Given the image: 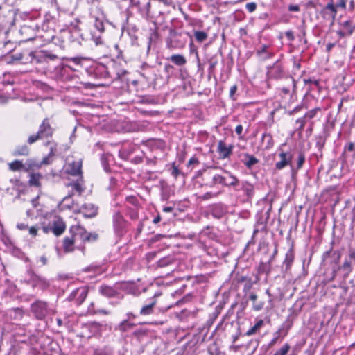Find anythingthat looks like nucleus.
I'll list each match as a JSON object with an SVG mask.
<instances>
[{
    "mask_svg": "<svg viewBox=\"0 0 355 355\" xmlns=\"http://www.w3.org/2000/svg\"><path fill=\"white\" fill-rule=\"evenodd\" d=\"M76 241L71 236H67L63 240V248L66 252H71L74 249Z\"/></svg>",
    "mask_w": 355,
    "mask_h": 355,
    "instance_id": "4be33fe9",
    "label": "nucleus"
},
{
    "mask_svg": "<svg viewBox=\"0 0 355 355\" xmlns=\"http://www.w3.org/2000/svg\"><path fill=\"white\" fill-rule=\"evenodd\" d=\"M215 168H210L209 173L212 176V181L210 182L209 186L214 187L216 184H220L223 185L233 184L234 183V178L230 176H225L220 174H215L212 173V170Z\"/></svg>",
    "mask_w": 355,
    "mask_h": 355,
    "instance_id": "423d86ee",
    "label": "nucleus"
},
{
    "mask_svg": "<svg viewBox=\"0 0 355 355\" xmlns=\"http://www.w3.org/2000/svg\"><path fill=\"white\" fill-rule=\"evenodd\" d=\"M46 145H50V151L48 154L49 156L53 157L56 152V145L52 142L48 141Z\"/></svg>",
    "mask_w": 355,
    "mask_h": 355,
    "instance_id": "603ef678",
    "label": "nucleus"
},
{
    "mask_svg": "<svg viewBox=\"0 0 355 355\" xmlns=\"http://www.w3.org/2000/svg\"><path fill=\"white\" fill-rule=\"evenodd\" d=\"M143 159L144 157L142 156H135L130 162L135 164H138L143 162Z\"/></svg>",
    "mask_w": 355,
    "mask_h": 355,
    "instance_id": "0e129e2a",
    "label": "nucleus"
},
{
    "mask_svg": "<svg viewBox=\"0 0 355 355\" xmlns=\"http://www.w3.org/2000/svg\"><path fill=\"white\" fill-rule=\"evenodd\" d=\"M41 175L39 173H32L31 175L28 183L30 186L40 187Z\"/></svg>",
    "mask_w": 355,
    "mask_h": 355,
    "instance_id": "c9c22d12",
    "label": "nucleus"
},
{
    "mask_svg": "<svg viewBox=\"0 0 355 355\" xmlns=\"http://www.w3.org/2000/svg\"><path fill=\"white\" fill-rule=\"evenodd\" d=\"M40 139H42V138L41 137V135L37 132V133L29 136L27 139V142L29 144H33V143L36 142L37 141H38Z\"/></svg>",
    "mask_w": 355,
    "mask_h": 355,
    "instance_id": "de8ad7c7",
    "label": "nucleus"
},
{
    "mask_svg": "<svg viewBox=\"0 0 355 355\" xmlns=\"http://www.w3.org/2000/svg\"><path fill=\"white\" fill-rule=\"evenodd\" d=\"M290 348V345L285 343L279 350L275 352L274 355H286Z\"/></svg>",
    "mask_w": 355,
    "mask_h": 355,
    "instance_id": "a18cd8bd",
    "label": "nucleus"
},
{
    "mask_svg": "<svg viewBox=\"0 0 355 355\" xmlns=\"http://www.w3.org/2000/svg\"><path fill=\"white\" fill-rule=\"evenodd\" d=\"M132 4L137 8L143 17L147 19L151 18L150 14V0H132Z\"/></svg>",
    "mask_w": 355,
    "mask_h": 355,
    "instance_id": "39448f33",
    "label": "nucleus"
},
{
    "mask_svg": "<svg viewBox=\"0 0 355 355\" xmlns=\"http://www.w3.org/2000/svg\"><path fill=\"white\" fill-rule=\"evenodd\" d=\"M261 144L264 148L268 149L273 146V139L271 134L265 132L262 135Z\"/></svg>",
    "mask_w": 355,
    "mask_h": 355,
    "instance_id": "a878e982",
    "label": "nucleus"
},
{
    "mask_svg": "<svg viewBox=\"0 0 355 355\" xmlns=\"http://www.w3.org/2000/svg\"><path fill=\"white\" fill-rule=\"evenodd\" d=\"M82 180H77L76 182H73L70 184H68V187L69 186H71L73 189H74L75 191H76L78 194L80 196L83 192L84 191V188L83 187V183H82Z\"/></svg>",
    "mask_w": 355,
    "mask_h": 355,
    "instance_id": "58836bf2",
    "label": "nucleus"
},
{
    "mask_svg": "<svg viewBox=\"0 0 355 355\" xmlns=\"http://www.w3.org/2000/svg\"><path fill=\"white\" fill-rule=\"evenodd\" d=\"M254 193V187L251 184H245V194L248 198H251Z\"/></svg>",
    "mask_w": 355,
    "mask_h": 355,
    "instance_id": "5fc2aeb1",
    "label": "nucleus"
},
{
    "mask_svg": "<svg viewBox=\"0 0 355 355\" xmlns=\"http://www.w3.org/2000/svg\"><path fill=\"white\" fill-rule=\"evenodd\" d=\"M73 196L72 193L69 194L67 196L64 197L62 199V204L63 205V207L67 208V209H72L73 208L74 202L71 199V196Z\"/></svg>",
    "mask_w": 355,
    "mask_h": 355,
    "instance_id": "ea45409f",
    "label": "nucleus"
},
{
    "mask_svg": "<svg viewBox=\"0 0 355 355\" xmlns=\"http://www.w3.org/2000/svg\"><path fill=\"white\" fill-rule=\"evenodd\" d=\"M340 257H341V253L340 251L333 252V253H332L333 261H331V263H334L336 266H338L340 262Z\"/></svg>",
    "mask_w": 355,
    "mask_h": 355,
    "instance_id": "3c124183",
    "label": "nucleus"
},
{
    "mask_svg": "<svg viewBox=\"0 0 355 355\" xmlns=\"http://www.w3.org/2000/svg\"><path fill=\"white\" fill-rule=\"evenodd\" d=\"M175 259L173 256L169 255L160 259L157 261V266L160 268L166 267L175 262Z\"/></svg>",
    "mask_w": 355,
    "mask_h": 355,
    "instance_id": "c85d7f7f",
    "label": "nucleus"
},
{
    "mask_svg": "<svg viewBox=\"0 0 355 355\" xmlns=\"http://www.w3.org/2000/svg\"><path fill=\"white\" fill-rule=\"evenodd\" d=\"M87 295V290L85 287H80L73 291L69 296V300L76 301V304L80 305L85 300Z\"/></svg>",
    "mask_w": 355,
    "mask_h": 355,
    "instance_id": "1a4fd4ad",
    "label": "nucleus"
},
{
    "mask_svg": "<svg viewBox=\"0 0 355 355\" xmlns=\"http://www.w3.org/2000/svg\"><path fill=\"white\" fill-rule=\"evenodd\" d=\"M38 133L42 139L51 137L53 133V129L51 127L49 119L46 118L43 120L40 125Z\"/></svg>",
    "mask_w": 355,
    "mask_h": 355,
    "instance_id": "9b49d317",
    "label": "nucleus"
},
{
    "mask_svg": "<svg viewBox=\"0 0 355 355\" xmlns=\"http://www.w3.org/2000/svg\"><path fill=\"white\" fill-rule=\"evenodd\" d=\"M257 54L260 59L266 60L272 56L273 52L270 46L263 44L259 49H257Z\"/></svg>",
    "mask_w": 355,
    "mask_h": 355,
    "instance_id": "a211bd4d",
    "label": "nucleus"
},
{
    "mask_svg": "<svg viewBox=\"0 0 355 355\" xmlns=\"http://www.w3.org/2000/svg\"><path fill=\"white\" fill-rule=\"evenodd\" d=\"M81 162L73 161L66 166V173L73 176L81 175Z\"/></svg>",
    "mask_w": 355,
    "mask_h": 355,
    "instance_id": "ddd939ff",
    "label": "nucleus"
},
{
    "mask_svg": "<svg viewBox=\"0 0 355 355\" xmlns=\"http://www.w3.org/2000/svg\"><path fill=\"white\" fill-rule=\"evenodd\" d=\"M132 128L130 129L131 131H144L148 129L149 123L146 121L135 122L132 125Z\"/></svg>",
    "mask_w": 355,
    "mask_h": 355,
    "instance_id": "393cba45",
    "label": "nucleus"
},
{
    "mask_svg": "<svg viewBox=\"0 0 355 355\" xmlns=\"http://www.w3.org/2000/svg\"><path fill=\"white\" fill-rule=\"evenodd\" d=\"M269 74L271 77L275 78H280L283 74V69L282 65L279 63H276L274 64L269 71Z\"/></svg>",
    "mask_w": 355,
    "mask_h": 355,
    "instance_id": "b1692460",
    "label": "nucleus"
},
{
    "mask_svg": "<svg viewBox=\"0 0 355 355\" xmlns=\"http://www.w3.org/2000/svg\"><path fill=\"white\" fill-rule=\"evenodd\" d=\"M343 165H353L355 161V141L347 142L340 157Z\"/></svg>",
    "mask_w": 355,
    "mask_h": 355,
    "instance_id": "7ed1b4c3",
    "label": "nucleus"
},
{
    "mask_svg": "<svg viewBox=\"0 0 355 355\" xmlns=\"http://www.w3.org/2000/svg\"><path fill=\"white\" fill-rule=\"evenodd\" d=\"M9 169L13 171H20L24 168V164L21 161L15 160L8 164Z\"/></svg>",
    "mask_w": 355,
    "mask_h": 355,
    "instance_id": "a19ab883",
    "label": "nucleus"
},
{
    "mask_svg": "<svg viewBox=\"0 0 355 355\" xmlns=\"http://www.w3.org/2000/svg\"><path fill=\"white\" fill-rule=\"evenodd\" d=\"M281 160L275 164V168L281 170L287 165H291L292 155L288 153L282 152L279 153Z\"/></svg>",
    "mask_w": 355,
    "mask_h": 355,
    "instance_id": "4468645a",
    "label": "nucleus"
},
{
    "mask_svg": "<svg viewBox=\"0 0 355 355\" xmlns=\"http://www.w3.org/2000/svg\"><path fill=\"white\" fill-rule=\"evenodd\" d=\"M128 222L119 211L114 213L113 215V227L117 236H123L128 231Z\"/></svg>",
    "mask_w": 355,
    "mask_h": 355,
    "instance_id": "f03ea898",
    "label": "nucleus"
},
{
    "mask_svg": "<svg viewBox=\"0 0 355 355\" xmlns=\"http://www.w3.org/2000/svg\"><path fill=\"white\" fill-rule=\"evenodd\" d=\"M263 324V320H259L257 322V323L251 328L247 332H245L246 335H252L257 332V331L262 327Z\"/></svg>",
    "mask_w": 355,
    "mask_h": 355,
    "instance_id": "37998d69",
    "label": "nucleus"
},
{
    "mask_svg": "<svg viewBox=\"0 0 355 355\" xmlns=\"http://www.w3.org/2000/svg\"><path fill=\"white\" fill-rule=\"evenodd\" d=\"M98 207L92 203H85L75 213L83 214L85 218H94L98 214Z\"/></svg>",
    "mask_w": 355,
    "mask_h": 355,
    "instance_id": "6e6552de",
    "label": "nucleus"
},
{
    "mask_svg": "<svg viewBox=\"0 0 355 355\" xmlns=\"http://www.w3.org/2000/svg\"><path fill=\"white\" fill-rule=\"evenodd\" d=\"M157 163V157H154L153 158H147L146 164L150 166H155Z\"/></svg>",
    "mask_w": 355,
    "mask_h": 355,
    "instance_id": "338daca9",
    "label": "nucleus"
},
{
    "mask_svg": "<svg viewBox=\"0 0 355 355\" xmlns=\"http://www.w3.org/2000/svg\"><path fill=\"white\" fill-rule=\"evenodd\" d=\"M193 36L198 42H202L208 37L207 33L201 31H194Z\"/></svg>",
    "mask_w": 355,
    "mask_h": 355,
    "instance_id": "e433bc0d",
    "label": "nucleus"
},
{
    "mask_svg": "<svg viewBox=\"0 0 355 355\" xmlns=\"http://www.w3.org/2000/svg\"><path fill=\"white\" fill-rule=\"evenodd\" d=\"M245 8L250 12H252L256 10L257 4L254 2L248 3L245 4Z\"/></svg>",
    "mask_w": 355,
    "mask_h": 355,
    "instance_id": "680f3d73",
    "label": "nucleus"
},
{
    "mask_svg": "<svg viewBox=\"0 0 355 355\" xmlns=\"http://www.w3.org/2000/svg\"><path fill=\"white\" fill-rule=\"evenodd\" d=\"M295 259V251H294V243L293 242L291 243V247L286 253L285 259L283 261V267L284 266V270L285 272H288L294 261Z\"/></svg>",
    "mask_w": 355,
    "mask_h": 355,
    "instance_id": "f8f14e48",
    "label": "nucleus"
},
{
    "mask_svg": "<svg viewBox=\"0 0 355 355\" xmlns=\"http://www.w3.org/2000/svg\"><path fill=\"white\" fill-rule=\"evenodd\" d=\"M138 209L135 207H127V214L130 216L132 220H137L138 218Z\"/></svg>",
    "mask_w": 355,
    "mask_h": 355,
    "instance_id": "c03bdc74",
    "label": "nucleus"
},
{
    "mask_svg": "<svg viewBox=\"0 0 355 355\" xmlns=\"http://www.w3.org/2000/svg\"><path fill=\"white\" fill-rule=\"evenodd\" d=\"M237 91V86L236 85H232L230 90V97L232 98L233 100H235L236 98L234 97V95Z\"/></svg>",
    "mask_w": 355,
    "mask_h": 355,
    "instance_id": "e2e57ef3",
    "label": "nucleus"
},
{
    "mask_svg": "<svg viewBox=\"0 0 355 355\" xmlns=\"http://www.w3.org/2000/svg\"><path fill=\"white\" fill-rule=\"evenodd\" d=\"M340 26L343 28V31H345L346 33L351 35L354 29L355 26L352 25V21L351 20H347L340 24Z\"/></svg>",
    "mask_w": 355,
    "mask_h": 355,
    "instance_id": "72a5a7b5",
    "label": "nucleus"
},
{
    "mask_svg": "<svg viewBox=\"0 0 355 355\" xmlns=\"http://www.w3.org/2000/svg\"><path fill=\"white\" fill-rule=\"evenodd\" d=\"M170 60L178 66H183L186 64V58L180 54H175L171 56Z\"/></svg>",
    "mask_w": 355,
    "mask_h": 355,
    "instance_id": "7c9ffc66",
    "label": "nucleus"
},
{
    "mask_svg": "<svg viewBox=\"0 0 355 355\" xmlns=\"http://www.w3.org/2000/svg\"><path fill=\"white\" fill-rule=\"evenodd\" d=\"M69 232L76 243L80 241L85 243L86 242L94 241L98 239L97 234L87 232L83 227L79 225L71 226L69 229Z\"/></svg>",
    "mask_w": 355,
    "mask_h": 355,
    "instance_id": "f257e3e1",
    "label": "nucleus"
},
{
    "mask_svg": "<svg viewBox=\"0 0 355 355\" xmlns=\"http://www.w3.org/2000/svg\"><path fill=\"white\" fill-rule=\"evenodd\" d=\"M218 152L220 153V155L225 158L229 156L230 154L231 150L229 148L226 144L222 141H220L218 146Z\"/></svg>",
    "mask_w": 355,
    "mask_h": 355,
    "instance_id": "2f4dec72",
    "label": "nucleus"
},
{
    "mask_svg": "<svg viewBox=\"0 0 355 355\" xmlns=\"http://www.w3.org/2000/svg\"><path fill=\"white\" fill-rule=\"evenodd\" d=\"M316 112H306L302 118L298 119L296 123H300L299 130H302L307 120L313 119Z\"/></svg>",
    "mask_w": 355,
    "mask_h": 355,
    "instance_id": "cd10ccee",
    "label": "nucleus"
},
{
    "mask_svg": "<svg viewBox=\"0 0 355 355\" xmlns=\"http://www.w3.org/2000/svg\"><path fill=\"white\" fill-rule=\"evenodd\" d=\"M125 205L127 207H129L128 205H132L136 209L139 206L137 197L134 196H128L125 198Z\"/></svg>",
    "mask_w": 355,
    "mask_h": 355,
    "instance_id": "4c0bfd02",
    "label": "nucleus"
},
{
    "mask_svg": "<svg viewBox=\"0 0 355 355\" xmlns=\"http://www.w3.org/2000/svg\"><path fill=\"white\" fill-rule=\"evenodd\" d=\"M245 158H248V160L245 161V166L248 168H251L259 162V160L255 157L249 155L248 154H245Z\"/></svg>",
    "mask_w": 355,
    "mask_h": 355,
    "instance_id": "79ce46f5",
    "label": "nucleus"
},
{
    "mask_svg": "<svg viewBox=\"0 0 355 355\" xmlns=\"http://www.w3.org/2000/svg\"><path fill=\"white\" fill-rule=\"evenodd\" d=\"M282 329H283V327L279 329V330L275 333L274 338H272V340L270 343V346L275 345L277 343V340L280 337V333H281Z\"/></svg>",
    "mask_w": 355,
    "mask_h": 355,
    "instance_id": "6e6d98bb",
    "label": "nucleus"
},
{
    "mask_svg": "<svg viewBox=\"0 0 355 355\" xmlns=\"http://www.w3.org/2000/svg\"><path fill=\"white\" fill-rule=\"evenodd\" d=\"M263 305H264V302L263 301H259V302H253V309L255 310V311H260L263 309Z\"/></svg>",
    "mask_w": 355,
    "mask_h": 355,
    "instance_id": "bf43d9fd",
    "label": "nucleus"
},
{
    "mask_svg": "<svg viewBox=\"0 0 355 355\" xmlns=\"http://www.w3.org/2000/svg\"><path fill=\"white\" fill-rule=\"evenodd\" d=\"M94 355H114V352L109 347H103L96 349L94 352Z\"/></svg>",
    "mask_w": 355,
    "mask_h": 355,
    "instance_id": "f704fd0d",
    "label": "nucleus"
},
{
    "mask_svg": "<svg viewBox=\"0 0 355 355\" xmlns=\"http://www.w3.org/2000/svg\"><path fill=\"white\" fill-rule=\"evenodd\" d=\"M304 82L306 85H310L311 86V89H313V86H315V87H319V81L316 79H311V78H307L304 79Z\"/></svg>",
    "mask_w": 355,
    "mask_h": 355,
    "instance_id": "8fccbe9b",
    "label": "nucleus"
},
{
    "mask_svg": "<svg viewBox=\"0 0 355 355\" xmlns=\"http://www.w3.org/2000/svg\"><path fill=\"white\" fill-rule=\"evenodd\" d=\"M335 268L338 269V271L339 270H342L344 271V277L346 278L349 276V275L352 271V266L351 264V261L346 259L344 263L341 266H338L334 267Z\"/></svg>",
    "mask_w": 355,
    "mask_h": 355,
    "instance_id": "5701e85b",
    "label": "nucleus"
},
{
    "mask_svg": "<svg viewBox=\"0 0 355 355\" xmlns=\"http://www.w3.org/2000/svg\"><path fill=\"white\" fill-rule=\"evenodd\" d=\"M29 154V148L26 145L18 146L12 152L14 156H27Z\"/></svg>",
    "mask_w": 355,
    "mask_h": 355,
    "instance_id": "bb28decb",
    "label": "nucleus"
},
{
    "mask_svg": "<svg viewBox=\"0 0 355 355\" xmlns=\"http://www.w3.org/2000/svg\"><path fill=\"white\" fill-rule=\"evenodd\" d=\"M65 229V223L60 218L53 221L51 226V231L55 236L61 235L64 232Z\"/></svg>",
    "mask_w": 355,
    "mask_h": 355,
    "instance_id": "f3484780",
    "label": "nucleus"
},
{
    "mask_svg": "<svg viewBox=\"0 0 355 355\" xmlns=\"http://www.w3.org/2000/svg\"><path fill=\"white\" fill-rule=\"evenodd\" d=\"M99 292L102 295L110 298L116 297L119 294L118 291L116 289H114L112 286L107 285H102L99 288Z\"/></svg>",
    "mask_w": 355,
    "mask_h": 355,
    "instance_id": "6ab92c4d",
    "label": "nucleus"
},
{
    "mask_svg": "<svg viewBox=\"0 0 355 355\" xmlns=\"http://www.w3.org/2000/svg\"><path fill=\"white\" fill-rule=\"evenodd\" d=\"M326 142V137L320 136L317 138L316 147L322 150Z\"/></svg>",
    "mask_w": 355,
    "mask_h": 355,
    "instance_id": "09e8293b",
    "label": "nucleus"
},
{
    "mask_svg": "<svg viewBox=\"0 0 355 355\" xmlns=\"http://www.w3.org/2000/svg\"><path fill=\"white\" fill-rule=\"evenodd\" d=\"M198 163L199 162H198V159L194 157H193L188 162L187 166L189 167L190 166H192V165L198 164Z\"/></svg>",
    "mask_w": 355,
    "mask_h": 355,
    "instance_id": "774afa93",
    "label": "nucleus"
},
{
    "mask_svg": "<svg viewBox=\"0 0 355 355\" xmlns=\"http://www.w3.org/2000/svg\"><path fill=\"white\" fill-rule=\"evenodd\" d=\"M146 145L150 147L162 149L165 146V143L162 139H152L146 141Z\"/></svg>",
    "mask_w": 355,
    "mask_h": 355,
    "instance_id": "473e14b6",
    "label": "nucleus"
},
{
    "mask_svg": "<svg viewBox=\"0 0 355 355\" xmlns=\"http://www.w3.org/2000/svg\"><path fill=\"white\" fill-rule=\"evenodd\" d=\"M321 15L325 19L334 20L337 15V8L334 6L333 0H331L321 10Z\"/></svg>",
    "mask_w": 355,
    "mask_h": 355,
    "instance_id": "9d476101",
    "label": "nucleus"
},
{
    "mask_svg": "<svg viewBox=\"0 0 355 355\" xmlns=\"http://www.w3.org/2000/svg\"><path fill=\"white\" fill-rule=\"evenodd\" d=\"M137 146L134 144L123 145L119 151V157L124 159H128L129 157L136 150Z\"/></svg>",
    "mask_w": 355,
    "mask_h": 355,
    "instance_id": "dca6fc26",
    "label": "nucleus"
},
{
    "mask_svg": "<svg viewBox=\"0 0 355 355\" xmlns=\"http://www.w3.org/2000/svg\"><path fill=\"white\" fill-rule=\"evenodd\" d=\"M31 311L38 320L44 319L49 311L48 304L42 300H36L31 305Z\"/></svg>",
    "mask_w": 355,
    "mask_h": 355,
    "instance_id": "20e7f679",
    "label": "nucleus"
},
{
    "mask_svg": "<svg viewBox=\"0 0 355 355\" xmlns=\"http://www.w3.org/2000/svg\"><path fill=\"white\" fill-rule=\"evenodd\" d=\"M226 213L225 207L221 204L214 205L211 209V215L216 218H222Z\"/></svg>",
    "mask_w": 355,
    "mask_h": 355,
    "instance_id": "aec40b11",
    "label": "nucleus"
},
{
    "mask_svg": "<svg viewBox=\"0 0 355 355\" xmlns=\"http://www.w3.org/2000/svg\"><path fill=\"white\" fill-rule=\"evenodd\" d=\"M216 196V193H212L211 192H207L206 193H205L204 195H202L200 198L202 200H208L212 197H215Z\"/></svg>",
    "mask_w": 355,
    "mask_h": 355,
    "instance_id": "69168bd1",
    "label": "nucleus"
},
{
    "mask_svg": "<svg viewBox=\"0 0 355 355\" xmlns=\"http://www.w3.org/2000/svg\"><path fill=\"white\" fill-rule=\"evenodd\" d=\"M147 334V331L144 329H138L134 332V335L138 338H141Z\"/></svg>",
    "mask_w": 355,
    "mask_h": 355,
    "instance_id": "052dcab7",
    "label": "nucleus"
},
{
    "mask_svg": "<svg viewBox=\"0 0 355 355\" xmlns=\"http://www.w3.org/2000/svg\"><path fill=\"white\" fill-rule=\"evenodd\" d=\"M347 0H338L334 6L336 8L346 9V3Z\"/></svg>",
    "mask_w": 355,
    "mask_h": 355,
    "instance_id": "4d7b16f0",
    "label": "nucleus"
},
{
    "mask_svg": "<svg viewBox=\"0 0 355 355\" xmlns=\"http://www.w3.org/2000/svg\"><path fill=\"white\" fill-rule=\"evenodd\" d=\"M304 162H305V155L302 152H300L298 154L296 168H294L293 167V166L291 165V172H292L293 175L297 173V171L302 167Z\"/></svg>",
    "mask_w": 355,
    "mask_h": 355,
    "instance_id": "c756f323",
    "label": "nucleus"
},
{
    "mask_svg": "<svg viewBox=\"0 0 355 355\" xmlns=\"http://www.w3.org/2000/svg\"><path fill=\"white\" fill-rule=\"evenodd\" d=\"M135 325L134 323H130L128 320H123L115 327V330L124 333L132 329Z\"/></svg>",
    "mask_w": 355,
    "mask_h": 355,
    "instance_id": "412c9836",
    "label": "nucleus"
},
{
    "mask_svg": "<svg viewBox=\"0 0 355 355\" xmlns=\"http://www.w3.org/2000/svg\"><path fill=\"white\" fill-rule=\"evenodd\" d=\"M171 174L175 178L180 174V170L178 169V168L175 166V164L174 163L173 164L171 169Z\"/></svg>",
    "mask_w": 355,
    "mask_h": 355,
    "instance_id": "13d9d810",
    "label": "nucleus"
},
{
    "mask_svg": "<svg viewBox=\"0 0 355 355\" xmlns=\"http://www.w3.org/2000/svg\"><path fill=\"white\" fill-rule=\"evenodd\" d=\"M334 244V242L332 241L331 243V248L329 250H327L323 253L322 257V261H324L328 257H329L331 256V254L332 255V253H333L332 249H333Z\"/></svg>",
    "mask_w": 355,
    "mask_h": 355,
    "instance_id": "864d4df0",
    "label": "nucleus"
},
{
    "mask_svg": "<svg viewBox=\"0 0 355 355\" xmlns=\"http://www.w3.org/2000/svg\"><path fill=\"white\" fill-rule=\"evenodd\" d=\"M94 27L101 33H103L105 30L104 21L103 19L96 18L94 22Z\"/></svg>",
    "mask_w": 355,
    "mask_h": 355,
    "instance_id": "49530a36",
    "label": "nucleus"
},
{
    "mask_svg": "<svg viewBox=\"0 0 355 355\" xmlns=\"http://www.w3.org/2000/svg\"><path fill=\"white\" fill-rule=\"evenodd\" d=\"M28 275L29 276L28 283L31 284L33 287H39L44 290L49 286V283L46 280L44 277L35 274L33 270H28Z\"/></svg>",
    "mask_w": 355,
    "mask_h": 355,
    "instance_id": "0eeeda50",
    "label": "nucleus"
},
{
    "mask_svg": "<svg viewBox=\"0 0 355 355\" xmlns=\"http://www.w3.org/2000/svg\"><path fill=\"white\" fill-rule=\"evenodd\" d=\"M156 304L157 301L155 299H148L147 303L141 307L139 311L140 315L146 316L153 314Z\"/></svg>",
    "mask_w": 355,
    "mask_h": 355,
    "instance_id": "2eb2a0df",
    "label": "nucleus"
}]
</instances>
